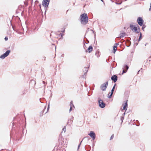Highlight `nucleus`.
<instances>
[{"label":"nucleus","mask_w":151,"mask_h":151,"mask_svg":"<svg viewBox=\"0 0 151 151\" xmlns=\"http://www.w3.org/2000/svg\"><path fill=\"white\" fill-rule=\"evenodd\" d=\"M138 42L137 41V40L136 41H135L134 42V45L136 46L138 45Z\"/></svg>","instance_id":"nucleus-21"},{"label":"nucleus","mask_w":151,"mask_h":151,"mask_svg":"<svg viewBox=\"0 0 151 151\" xmlns=\"http://www.w3.org/2000/svg\"><path fill=\"white\" fill-rule=\"evenodd\" d=\"M63 131H64V132H65L66 131V127L65 126H64L63 128Z\"/></svg>","instance_id":"nucleus-29"},{"label":"nucleus","mask_w":151,"mask_h":151,"mask_svg":"<svg viewBox=\"0 0 151 151\" xmlns=\"http://www.w3.org/2000/svg\"><path fill=\"white\" fill-rule=\"evenodd\" d=\"M40 103H42V102H41V101H40Z\"/></svg>","instance_id":"nucleus-51"},{"label":"nucleus","mask_w":151,"mask_h":151,"mask_svg":"<svg viewBox=\"0 0 151 151\" xmlns=\"http://www.w3.org/2000/svg\"><path fill=\"white\" fill-rule=\"evenodd\" d=\"M127 0H124V1H127Z\"/></svg>","instance_id":"nucleus-53"},{"label":"nucleus","mask_w":151,"mask_h":151,"mask_svg":"<svg viewBox=\"0 0 151 151\" xmlns=\"http://www.w3.org/2000/svg\"><path fill=\"white\" fill-rule=\"evenodd\" d=\"M80 21L81 24L85 25L88 22V17L87 14L83 13L80 15Z\"/></svg>","instance_id":"nucleus-1"},{"label":"nucleus","mask_w":151,"mask_h":151,"mask_svg":"<svg viewBox=\"0 0 151 151\" xmlns=\"http://www.w3.org/2000/svg\"><path fill=\"white\" fill-rule=\"evenodd\" d=\"M125 114V112H124V113L123 114L122 116H121L120 117V119L122 121V123L123 122V120L124 119V116Z\"/></svg>","instance_id":"nucleus-14"},{"label":"nucleus","mask_w":151,"mask_h":151,"mask_svg":"<svg viewBox=\"0 0 151 151\" xmlns=\"http://www.w3.org/2000/svg\"><path fill=\"white\" fill-rule=\"evenodd\" d=\"M91 31H92L93 32L95 36H96V34L94 31L92 29H91Z\"/></svg>","instance_id":"nucleus-35"},{"label":"nucleus","mask_w":151,"mask_h":151,"mask_svg":"<svg viewBox=\"0 0 151 151\" xmlns=\"http://www.w3.org/2000/svg\"><path fill=\"white\" fill-rule=\"evenodd\" d=\"M125 35V33L124 32H123L119 35V37L120 38L123 37Z\"/></svg>","instance_id":"nucleus-15"},{"label":"nucleus","mask_w":151,"mask_h":151,"mask_svg":"<svg viewBox=\"0 0 151 151\" xmlns=\"http://www.w3.org/2000/svg\"><path fill=\"white\" fill-rule=\"evenodd\" d=\"M86 73H84V75L82 76V77L83 78H85L86 76Z\"/></svg>","instance_id":"nucleus-33"},{"label":"nucleus","mask_w":151,"mask_h":151,"mask_svg":"<svg viewBox=\"0 0 151 151\" xmlns=\"http://www.w3.org/2000/svg\"><path fill=\"white\" fill-rule=\"evenodd\" d=\"M129 68V66L127 65H125L124 67H123V69H125V70H127V71L128 69Z\"/></svg>","instance_id":"nucleus-18"},{"label":"nucleus","mask_w":151,"mask_h":151,"mask_svg":"<svg viewBox=\"0 0 151 151\" xmlns=\"http://www.w3.org/2000/svg\"><path fill=\"white\" fill-rule=\"evenodd\" d=\"M133 32L137 33H139L140 32V29L139 27L137 25V27H136L132 31Z\"/></svg>","instance_id":"nucleus-8"},{"label":"nucleus","mask_w":151,"mask_h":151,"mask_svg":"<svg viewBox=\"0 0 151 151\" xmlns=\"http://www.w3.org/2000/svg\"><path fill=\"white\" fill-rule=\"evenodd\" d=\"M98 104L99 106L101 108H104L105 106V104L102 99H98Z\"/></svg>","instance_id":"nucleus-2"},{"label":"nucleus","mask_w":151,"mask_h":151,"mask_svg":"<svg viewBox=\"0 0 151 151\" xmlns=\"http://www.w3.org/2000/svg\"><path fill=\"white\" fill-rule=\"evenodd\" d=\"M130 27L131 29L132 30H133L136 26H134L133 25L130 24Z\"/></svg>","instance_id":"nucleus-17"},{"label":"nucleus","mask_w":151,"mask_h":151,"mask_svg":"<svg viewBox=\"0 0 151 151\" xmlns=\"http://www.w3.org/2000/svg\"><path fill=\"white\" fill-rule=\"evenodd\" d=\"M142 27V29L144 31V29L146 27V26L144 24H143Z\"/></svg>","instance_id":"nucleus-23"},{"label":"nucleus","mask_w":151,"mask_h":151,"mask_svg":"<svg viewBox=\"0 0 151 151\" xmlns=\"http://www.w3.org/2000/svg\"><path fill=\"white\" fill-rule=\"evenodd\" d=\"M108 81H107L101 85L100 88L103 91H106L108 85Z\"/></svg>","instance_id":"nucleus-3"},{"label":"nucleus","mask_w":151,"mask_h":151,"mask_svg":"<svg viewBox=\"0 0 151 151\" xmlns=\"http://www.w3.org/2000/svg\"><path fill=\"white\" fill-rule=\"evenodd\" d=\"M73 117L72 116L70 119V120H68V124L69 123L70 124H72L73 120Z\"/></svg>","instance_id":"nucleus-13"},{"label":"nucleus","mask_w":151,"mask_h":151,"mask_svg":"<svg viewBox=\"0 0 151 151\" xmlns=\"http://www.w3.org/2000/svg\"><path fill=\"white\" fill-rule=\"evenodd\" d=\"M139 36L142 37V33L141 32H140V35H139Z\"/></svg>","instance_id":"nucleus-42"},{"label":"nucleus","mask_w":151,"mask_h":151,"mask_svg":"<svg viewBox=\"0 0 151 151\" xmlns=\"http://www.w3.org/2000/svg\"><path fill=\"white\" fill-rule=\"evenodd\" d=\"M26 91H24L22 92V94H25L26 93Z\"/></svg>","instance_id":"nucleus-36"},{"label":"nucleus","mask_w":151,"mask_h":151,"mask_svg":"<svg viewBox=\"0 0 151 151\" xmlns=\"http://www.w3.org/2000/svg\"><path fill=\"white\" fill-rule=\"evenodd\" d=\"M116 86V84L114 85V86L113 87L112 89L111 90V93L110 95L108 97V98H110L111 97L112 94H113L114 91V90L115 88V86Z\"/></svg>","instance_id":"nucleus-10"},{"label":"nucleus","mask_w":151,"mask_h":151,"mask_svg":"<svg viewBox=\"0 0 151 151\" xmlns=\"http://www.w3.org/2000/svg\"><path fill=\"white\" fill-rule=\"evenodd\" d=\"M31 83H34V85H35V84H36V83H35V81H34L33 80H31Z\"/></svg>","instance_id":"nucleus-28"},{"label":"nucleus","mask_w":151,"mask_h":151,"mask_svg":"<svg viewBox=\"0 0 151 151\" xmlns=\"http://www.w3.org/2000/svg\"><path fill=\"white\" fill-rule=\"evenodd\" d=\"M92 138L93 140L95 139L96 134L95 132L93 131H91L90 133L88 134Z\"/></svg>","instance_id":"nucleus-7"},{"label":"nucleus","mask_w":151,"mask_h":151,"mask_svg":"<svg viewBox=\"0 0 151 151\" xmlns=\"http://www.w3.org/2000/svg\"><path fill=\"white\" fill-rule=\"evenodd\" d=\"M60 34H61V36H62H62H63V35H63V33Z\"/></svg>","instance_id":"nucleus-46"},{"label":"nucleus","mask_w":151,"mask_h":151,"mask_svg":"<svg viewBox=\"0 0 151 151\" xmlns=\"http://www.w3.org/2000/svg\"><path fill=\"white\" fill-rule=\"evenodd\" d=\"M61 32H65V29H64L63 30L61 31Z\"/></svg>","instance_id":"nucleus-41"},{"label":"nucleus","mask_w":151,"mask_h":151,"mask_svg":"<svg viewBox=\"0 0 151 151\" xmlns=\"http://www.w3.org/2000/svg\"><path fill=\"white\" fill-rule=\"evenodd\" d=\"M24 4L25 5H28V3H27V1L24 2Z\"/></svg>","instance_id":"nucleus-37"},{"label":"nucleus","mask_w":151,"mask_h":151,"mask_svg":"<svg viewBox=\"0 0 151 151\" xmlns=\"http://www.w3.org/2000/svg\"><path fill=\"white\" fill-rule=\"evenodd\" d=\"M90 66V65H88V68H85V70H84V72H85V73H86L88 71V68H89V67Z\"/></svg>","instance_id":"nucleus-19"},{"label":"nucleus","mask_w":151,"mask_h":151,"mask_svg":"<svg viewBox=\"0 0 151 151\" xmlns=\"http://www.w3.org/2000/svg\"><path fill=\"white\" fill-rule=\"evenodd\" d=\"M72 106L71 105V106H70V110H69V111L70 112L72 110Z\"/></svg>","instance_id":"nucleus-34"},{"label":"nucleus","mask_w":151,"mask_h":151,"mask_svg":"<svg viewBox=\"0 0 151 151\" xmlns=\"http://www.w3.org/2000/svg\"><path fill=\"white\" fill-rule=\"evenodd\" d=\"M137 22L140 26H142L143 24L144 20L142 17H139L137 19Z\"/></svg>","instance_id":"nucleus-6"},{"label":"nucleus","mask_w":151,"mask_h":151,"mask_svg":"<svg viewBox=\"0 0 151 151\" xmlns=\"http://www.w3.org/2000/svg\"><path fill=\"white\" fill-rule=\"evenodd\" d=\"M141 39H140V38H139L138 39V41H137L138 42H139V41H140V40H141Z\"/></svg>","instance_id":"nucleus-44"},{"label":"nucleus","mask_w":151,"mask_h":151,"mask_svg":"<svg viewBox=\"0 0 151 151\" xmlns=\"http://www.w3.org/2000/svg\"><path fill=\"white\" fill-rule=\"evenodd\" d=\"M83 139H82V141L78 145V150L79 149V147H80V146L81 145V144L82 143L83 140Z\"/></svg>","instance_id":"nucleus-24"},{"label":"nucleus","mask_w":151,"mask_h":151,"mask_svg":"<svg viewBox=\"0 0 151 151\" xmlns=\"http://www.w3.org/2000/svg\"><path fill=\"white\" fill-rule=\"evenodd\" d=\"M46 109V107H45L44 109H43V111H42L40 112V116H42L43 115V113L44 111V110H45Z\"/></svg>","instance_id":"nucleus-20"},{"label":"nucleus","mask_w":151,"mask_h":151,"mask_svg":"<svg viewBox=\"0 0 151 151\" xmlns=\"http://www.w3.org/2000/svg\"><path fill=\"white\" fill-rule=\"evenodd\" d=\"M36 2H38V1H35V3Z\"/></svg>","instance_id":"nucleus-50"},{"label":"nucleus","mask_w":151,"mask_h":151,"mask_svg":"<svg viewBox=\"0 0 151 151\" xmlns=\"http://www.w3.org/2000/svg\"><path fill=\"white\" fill-rule=\"evenodd\" d=\"M10 50H7L4 53L0 56V58L4 59L8 56L10 52Z\"/></svg>","instance_id":"nucleus-4"},{"label":"nucleus","mask_w":151,"mask_h":151,"mask_svg":"<svg viewBox=\"0 0 151 151\" xmlns=\"http://www.w3.org/2000/svg\"><path fill=\"white\" fill-rule=\"evenodd\" d=\"M50 106H49V104L48 105V106H47V111L45 113V114H46L47 112L48 111L49 109V108H50Z\"/></svg>","instance_id":"nucleus-27"},{"label":"nucleus","mask_w":151,"mask_h":151,"mask_svg":"<svg viewBox=\"0 0 151 151\" xmlns=\"http://www.w3.org/2000/svg\"><path fill=\"white\" fill-rule=\"evenodd\" d=\"M128 43H130V42H128Z\"/></svg>","instance_id":"nucleus-54"},{"label":"nucleus","mask_w":151,"mask_h":151,"mask_svg":"<svg viewBox=\"0 0 151 151\" xmlns=\"http://www.w3.org/2000/svg\"><path fill=\"white\" fill-rule=\"evenodd\" d=\"M122 1H121L120 2H119V3H118V2H116V4H118V5H120L122 3Z\"/></svg>","instance_id":"nucleus-30"},{"label":"nucleus","mask_w":151,"mask_h":151,"mask_svg":"<svg viewBox=\"0 0 151 151\" xmlns=\"http://www.w3.org/2000/svg\"><path fill=\"white\" fill-rule=\"evenodd\" d=\"M45 81H42V86L44 87V88H45Z\"/></svg>","instance_id":"nucleus-22"},{"label":"nucleus","mask_w":151,"mask_h":151,"mask_svg":"<svg viewBox=\"0 0 151 151\" xmlns=\"http://www.w3.org/2000/svg\"><path fill=\"white\" fill-rule=\"evenodd\" d=\"M12 28L13 29V30H15V29H14V27L13 26V25H12Z\"/></svg>","instance_id":"nucleus-40"},{"label":"nucleus","mask_w":151,"mask_h":151,"mask_svg":"<svg viewBox=\"0 0 151 151\" xmlns=\"http://www.w3.org/2000/svg\"><path fill=\"white\" fill-rule=\"evenodd\" d=\"M101 1H102V2H104V0H100Z\"/></svg>","instance_id":"nucleus-49"},{"label":"nucleus","mask_w":151,"mask_h":151,"mask_svg":"<svg viewBox=\"0 0 151 151\" xmlns=\"http://www.w3.org/2000/svg\"><path fill=\"white\" fill-rule=\"evenodd\" d=\"M127 101L125 103L123 107V109L126 110L127 109V107L128 106V104L127 103Z\"/></svg>","instance_id":"nucleus-12"},{"label":"nucleus","mask_w":151,"mask_h":151,"mask_svg":"<svg viewBox=\"0 0 151 151\" xmlns=\"http://www.w3.org/2000/svg\"><path fill=\"white\" fill-rule=\"evenodd\" d=\"M127 72V70H124L123 69L122 71V74H123V73H126Z\"/></svg>","instance_id":"nucleus-32"},{"label":"nucleus","mask_w":151,"mask_h":151,"mask_svg":"<svg viewBox=\"0 0 151 151\" xmlns=\"http://www.w3.org/2000/svg\"><path fill=\"white\" fill-rule=\"evenodd\" d=\"M130 44H129V45L128 46H127L129 47L130 46Z\"/></svg>","instance_id":"nucleus-48"},{"label":"nucleus","mask_w":151,"mask_h":151,"mask_svg":"<svg viewBox=\"0 0 151 151\" xmlns=\"http://www.w3.org/2000/svg\"><path fill=\"white\" fill-rule=\"evenodd\" d=\"M117 50V46L116 45H114L113 46V50L114 53H115L116 51Z\"/></svg>","instance_id":"nucleus-16"},{"label":"nucleus","mask_w":151,"mask_h":151,"mask_svg":"<svg viewBox=\"0 0 151 151\" xmlns=\"http://www.w3.org/2000/svg\"><path fill=\"white\" fill-rule=\"evenodd\" d=\"M93 49V48L91 46H90L88 48V49H87V50H86V52H87L88 51V52L90 53L92 51Z\"/></svg>","instance_id":"nucleus-11"},{"label":"nucleus","mask_w":151,"mask_h":151,"mask_svg":"<svg viewBox=\"0 0 151 151\" xmlns=\"http://www.w3.org/2000/svg\"><path fill=\"white\" fill-rule=\"evenodd\" d=\"M50 0H43L42 2V5L45 7L47 8L49 4Z\"/></svg>","instance_id":"nucleus-5"},{"label":"nucleus","mask_w":151,"mask_h":151,"mask_svg":"<svg viewBox=\"0 0 151 151\" xmlns=\"http://www.w3.org/2000/svg\"><path fill=\"white\" fill-rule=\"evenodd\" d=\"M114 134H112V135H111V137H110V140H111V139H113V137H114Z\"/></svg>","instance_id":"nucleus-31"},{"label":"nucleus","mask_w":151,"mask_h":151,"mask_svg":"<svg viewBox=\"0 0 151 151\" xmlns=\"http://www.w3.org/2000/svg\"><path fill=\"white\" fill-rule=\"evenodd\" d=\"M13 123H12V126H13Z\"/></svg>","instance_id":"nucleus-52"},{"label":"nucleus","mask_w":151,"mask_h":151,"mask_svg":"<svg viewBox=\"0 0 151 151\" xmlns=\"http://www.w3.org/2000/svg\"><path fill=\"white\" fill-rule=\"evenodd\" d=\"M118 77L117 76L114 75L111 77V80L113 81L114 83L116 82L117 80Z\"/></svg>","instance_id":"nucleus-9"},{"label":"nucleus","mask_w":151,"mask_h":151,"mask_svg":"<svg viewBox=\"0 0 151 151\" xmlns=\"http://www.w3.org/2000/svg\"><path fill=\"white\" fill-rule=\"evenodd\" d=\"M4 39L6 41H7L8 40V38L7 37H5Z\"/></svg>","instance_id":"nucleus-38"},{"label":"nucleus","mask_w":151,"mask_h":151,"mask_svg":"<svg viewBox=\"0 0 151 151\" xmlns=\"http://www.w3.org/2000/svg\"><path fill=\"white\" fill-rule=\"evenodd\" d=\"M149 11H151V3L150 4V8L149 9Z\"/></svg>","instance_id":"nucleus-39"},{"label":"nucleus","mask_w":151,"mask_h":151,"mask_svg":"<svg viewBox=\"0 0 151 151\" xmlns=\"http://www.w3.org/2000/svg\"><path fill=\"white\" fill-rule=\"evenodd\" d=\"M119 44L118 43H116L114 45H116V46H117V45H118Z\"/></svg>","instance_id":"nucleus-43"},{"label":"nucleus","mask_w":151,"mask_h":151,"mask_svg":"<svg viewBox=\"0 0 151 151\" xmlns=\"http://www.w3.org/2000/svg\"><path fill=\"white\" fill-rule=\"evenodd\" d=\"M84 41V46L83 45V47H84V46H86V45H85V43H86V44H88L89 43V42L88 41V40H87V42H87L86 43Z\"/></svg>","instance_id":"nucleus-25"},{"label":"nucleus","mask_w":151,"mask_h":151,"mask_svg":"<svg viewBox=\"0 0 151 151\" xmlns=\"http://www.w3.org/2000/svg\"><path fill=\"white\" fill-rule=\"evenodd\" d=\"M140 71V70H139L138 71V72H137V74H138L139 73V72Z\"/></svg>","instance_id":"nucleus-47"},{"label":"nucleus","mask_w":151,"mask_h":151,"mask_svg":"<svg viewBox=\"0 0 151 151\" xmlns=\"http://www.w3.org/2000/svg\"><path fill=\"white\" fill-rule=\"evenodd\" d=\"M142 36H139V38L141 39H142Z\"/></svg>","instance_id":"nucleus-45"},{"label":"nucleus","mask_w":151,"mask_h":151,"mask_svg":"<svg viewBox=\"0 0 151 151\" xmlns=\"http://www.w3.org/2000/svg\"><path fill=\"white\" fill-rule=\"evenodd\" d=\"M70 106H71H71H72H72H73L74 107V105L73 104V102H72V101H71V102H70Z\"/></svg>","instance_id":"nucleus-26"}]
</instances>
